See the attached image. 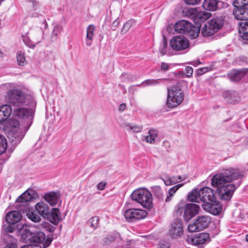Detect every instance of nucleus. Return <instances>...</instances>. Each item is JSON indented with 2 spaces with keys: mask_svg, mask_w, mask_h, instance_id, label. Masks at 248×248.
Returning a JSON list of instances; mask_svg holds the SVG:
<instances>
[{
  "mask_svg": "<svg viewBox=\"0 0 248 248\" xmlns=\"http://www.w3.org/2000/svg\"><path fill=\"white\" fill-rule=\"evenodd\" d=\"M37 196V193L32 189H28L16 200L17 202L24 203L30 202Z\"/></svg>",
  "mask_w": 248,
  "mask_h": 248,
  "instance_id": "a211bd4d",
  "label": "nucleus"
},
{
  "mask_svg": "<svg viewBox=\"0 0 248 248\" xmlns=\"http://www.w3.org/2000/svg\"><path fill=\"white\" fill-rule=\"evenodd\" d=\"M208 71H209V68L207 67H202V68L198 69L197 70L196 72H197V75H202L203 74L207 72Z\"/></svg>",
  "mask_w": 248,
  "mask_h": 248,
  "instance_id": "49530a36",
  "label": "nucleus"
},
{
  "mask_svg": "<svg viewBox=\"0 0 248 248\" xmlns=\"http://www.w3.org/2000/svg\"><path fill=\"white\" fill-rule=\"evenodd\" d=\"M184 184H180L174 186L170 188L168 192V195L166 196V198L165 200V202H170L171 197L173 196L174 193L182 186H183Z\"/></svg>",
  "mask_w": 248,
  "mask_h": 248,
  "instance_id": "473e14b6",
  "label": "nucleus"
},
{
  "mask_svg": "<svg viewBox=\"0 0 248 248\" xmlns=\"http://www.w3.org/2000/svg\"><path fill=\"white\" fill-rule=\"evenodd\" d=\"M27 2L28 3L29 5L33 9H35L36 6L37 5L38 3L36 1V0H26Z\"/></svg>",
  "mask_w": 248,
  "mask_h": 248,
  "instance_id": "09e8293b",
  "label": "nucleus"
},
{
  "mask_svg": "<svg viewBox=\"0 0 248 248\" xmlns=\"http://www.w3.org/2000/svg\"><path fill=\"white\" fill-rule=\"evenodd\" d=\"M158 79H147L144 81L141 84V86L145 87L146 86H155L158 84Z\"/></svg>",
  "mask_w": 248,
  "mask_h": 248,
  "instance_id": "ea45409f",
  "label": "nucleus"
},
{
  "mask_svg": "<svg viewBox=\"0 0 248 248\" xmlns=\"http://www.w3.org/2000/svg\"><path fill=\"white\" fill-rule=\"evenodd\" d=\"M222 5V2L218 0H204L202 7L206 10L214 11L220 8Z\"/></svg>",
  "mask_w": 248,
  "mask_h": 248,
  "instance_id": "aec40b11",
  "label": "nucleus"
},
{
  "mask_svg": "<svg viewBox=\"0 0 248 248\" xmlns=\"http://www.w3.org/2000/svg\"><path fill=\"white\" fill-rule=\"evenodd\" d=\"M7 148V143L5 137L0 134V155L3 154Z\"/></svg>",
  "mask_w": 248,
  "mask_h": 248,
  "instance_id": "c9c22d12",
  "label": "nucleus"
},
{
  "mask_svg": "<svg viewBox=\"0 0 248 248\" xmlns=\"http://www.w3.org/2000/svg\"><path fill=\"white\" fill-rule=\"evenodd\" d=\"M21 238L23 241L30 245H35L37 244H42L43 248H46L51 243L53 235H48L46 239L45 233L41 231L33 232L27 226H23L21 231Z\"/></svg>",
  "mask_w": 248,
  "mask_h": 248,
  "instance_id": "7ed1b4c3",
  "label": "nucleus"
},
{
  "mask_svg": "<svg viewBox=\"0 0 248 248\" xmlns=\"http://www.w3.org/2000/svg\"><path fill=\"white\" fill-rule=\"evenodd\" d=\"M125 108H126L125 104L124 103H123V104H121L119 106V109L120 111H124L125 109Z\"/></svg>",
  "mask_w": 248,
  "mask_h": 248,
  "instance_id": "052dcab7",
  "label": "nucleus"
},
{
  "mask_svg": "<svg viewBox=\"0 0 248 248\" xmlns=\"http://www.w3.org/2000/svg\"><path fill=\"white\" fill-rule=\"evenodd\" d=\"M35 210L37 213L46 218L50 210L49 206L43 202H39L35 205Z\"/></svg>",
  "mask_w": 248,
  "mask_h": 248,
  "instance_id": "393cba45",
  "label": "nucleus"
},
{
  "mask_svg": "<svg viewBox=\"0 0 248 248\" xmlns=\"http://www.w3.org/2000/svg\"><path fill=\"white\" fill-rule=\"evenodd\" d=\"M152 192L154 196L159 201H163L164 195L162 190L159 186H154L152 188Z\"/></svg>",
  "mask_w": 248,
  "mask_h": 248,
  "instance_id": "7c9ffc66",
  "label": "nucleus"
},
{
  "mask_svg": "<svg viewBox=\"0 0 248 248\" xmlns=\"http://www.w3.org/2000/svg\"><path fill=\"white\" fill-rule=\"evenodd\" d=\"M157 248H170V244L168 242L163 241L159 244Z\"/></svg>",
  "mask_w": 248,
  "mask_h": 248,
  "instance_id": "8fccbe9b",
  "label": "nucleus"
},
{
  "mask_svg": "<svg viewBox=\"0 0 248 248\" xmlns=\"http://www.w3.org/2000/svg\"><path fill=\"white\" fill-rule=\"evenodd\" d=\"M186 242L195 246H199L206 243L210 241V235L208 233H200L194 236L188 235Z\"/></svg>",
  "mask_w": 248,
  "mask_h": 248,
  "instance_id": "2eb2a0df",
  "label": "nucleus"
},
{
  "mask_svg": "<svg viewBox=\"0 0 248 248\" xmlns=\"http://www.w3.org/2000/svg\"><path fill=\"white\" fill-rule=\"evenodd\" d=\"M132 199L140 203L144 208L150 209L153 206L152 195L145 189H137L131 194Z\"/></svg>",
  "mask_w": 248,
  "mask_h": 248,
  "instance_id": "423d86ee",
  "label": "nucleus"
},
{
  "mask_svg": "<svg viewBox=\"0 0 248 248\" xmlns=\"http://www.w3.org/2000/svg\"><path fill=\"white\" fill-rule=\"evenodd\" d=\"M3 125L11 143L14 146L19 144L25 135V133L20 128L19 121L11 118L6 120Z\"/></svg>",
  "mask_w": 248,
  "mask_h": 248,
  "instance_id": "20e7f679",
  "label": "nucleus"
},
{
  "mask_svg": "<svg viewBox=\"0 0 248 248\" xmlns=\"http://www.w3.org/2000/svg\"><path fill=\"white\" fill-rule=\"evenodd\" d=\"M210 222L211 219L209 216H199L194 223L188 226V231L191 232L202 231L207 227Z\"/></svg>",
  "mask_w": 248,
  "mask_h": 248,
  "instance_id": "9d476101",
  "label": "nucleus"
},
{
  "mask_svg": "<svg viewBox=\"0 0 248 248\" xmlns=\"http://www.w3.org/2000/svg\"><path fill=\"white\" fill-rule=\"evenodd\" d=\"M184 72L186 75V77L189 78L193 75V69L192 67L188 66L185 68Z\"/></svg>",
  "mask_w": 248,
  "mask_h": 248,
  "instance_id": "a18cd8bd",
  "label": "nucleus"
},
{
  "mask_svg": "<svg viewBox=\"0 0 248 248\" xmlns=\"http://www.w3.org/2000/svg\"><path fill=\"white\" fill-rule=\"evenodd\" d=\"M223 96L230 104H235L239 101L238 93L235 91H225L223 93Z\"/></svg>",
  "mask_w": 248,
  "mask_h": 248,
  "instance_id": "b1692460",
  "label": "nucleus"
},
{
  "mask_svg": "<svg viewBox=\"0 0 248 248\" xmlns=\"http://www.w3.org/2000/svg\"><path fill=\"white\" fill-rule=\"evenodd\" d=\"M199 206L195 203H187L185 208L183 218L186 222H188L192 217L198 214Z\"/></svg>",
  "mask_w": 248,
  "mask_h": 248,
  "instance_id": "dca6fc26",
  "label": "nucleus"
},
{
  "mask_svg": "<svg viewBox=\"0 0 248 248\" xmlns=\"http://www.w3.org/2000/svg\"><path fill=\"white\" fill-rule=\"evenodd\" d=\"M187 199L190 202H199L200 200L199 196V191L196 189H193L188 195Z\"/></svg>",
  "mask_w": 248,
  "mask_h": 248,
  "instance_id": "f704fd0d",
  "label": "nucleus"
},
{
  "mask_svg": "<svg viewBox=\"0 0 248 248\" xmlns=\"http://www.w3.org/2000/svg\"><path fill=\"white\" fill-rule=\"evenodd\" d=\"M124 215L128 221L133 222L145 218L147 213L143 210L131 208L125 211Z\"/></svg>",
  "mask_w": 248,
  "mask_h": 248,
  "instance_id": "4468645a",
  "label": "nucleus"
},
{
  "mask_svg": "<svg viewBox=\"0 0 248 248\" xmlns=\"http://www.w3.org/2000/svg\"><path fill=\"white\" fill-rule=\"evenodd\" d=\"M247 72L248 70L246 68L240 70H233L228 74V77L232 81H237L244 77Z\"/></svg>",
  "mask_w": 248,
  "mask_h": 248,
  "instance_id": "4be33fe9",
  "label": "nucleus"
},
{
  "mask_svg": "<svg viewBox=\"0 0 248 248\" xmlns=\"http://www.w3.org/2000/svg\"><path fill=\"white\" fill-rule=\"evenodd\" d=\"M107 183L105 182H101L98 183L97 185V188L98 190H102L105 188Z\"/></svg>",
  "mask_w": 248,
  "mask_h": 248,
  "instance_id": "603ef678",
  "label": "nucleus"
},
{
  "mask_svg": "<svg viewBox=\"0 0 248 248\" xmlns=\"http://www.w3.org/2000/svg\"><path fill=\"white\" fill-rule=\"evenodd\" d=\"M148 134V135L145 137V141L148 143H153L158 136V131L156 129H150Z\"/></svg>",
  "mask_w": 248,
  "mask_h": 248,
  "instance_id": "2f4dec72",
  "label": "nucleus"
},
{
  "mask_svg": "<svg viewBox=\"0 0 248 248\" xmlns=\"http://www.w3.org/2000/svg\"><path fill=\"white\" fill-rule=\"evenodd\" d=\"M13 114L15 116L19 118L26 120L27 126L25 132H26L31 125L33 119V111H30L28 109L19 107L13 109Z\"/></svg>",
  "mask_w": 248,
  "mask_h": 248,
  "instance_id": "ddd939ff",
  "label": "nucleus"
},
{
  "mask_svg": "<svg viewBox=\"0 0 248 248\" xmlns=\"http://www.w3.org/2000/svg\"><path fill=\"white\" fill-rule=\"evenodd\" d=\"M233 4L235 8L233 11L235 18L248 21V0H235Z\"/></svg>",
  "mask_w": 248,
  "mask_h": 248,
  "instance_id": "6e6552de",
  "label": "nucleus"
},
{
  "mask_svg": "<svg viewBox=\"0 0 248 248\" xmlns=\"http://www.w3.org/2000/svg\"><path fill=\"white\" fill-rule=\"evenodd\" d=\"M200 201L203 203V209L214 215H219L222 211L221 203L217 201L214 191L208 187H204L199 190Z\"/></svg>",
  "mask_w": 248,
  "mask_h": 248,
  "instance_id": "f03ea898",
  "label": "nucleus"
},
{
  "mask_svg": "<svg viewBox=\"0 0 248 248\" xmlns=\"http://www.w3.org/2000/svg\"><path fill=\"white\" fill-rule=\"evenodd\" d=\"M177 178V182H178V181H181V180H182V176H178L177 177V178Z\"/></svg>",
  "mask_w": 248,
  "mask_h": 248,
  "instance_id": "0e129e2a",
  "label": "nucleus"
},
{
  "mask_svg": "<svg viewBox=\"0 0 248 248\" xmlns=\"http://www.w3.org/2000/svg\"><path fill=\"white\" fill-rule=\"evenodd\" d=\"M243 176V172L237 168L227 169L214 175L211 184L217 188L220 199L228 201L240 185Z\"/></svg>",
  "mask_w": 248,
  "mask_h": 248,
  "instance_id": "f257e3e1",
  "label": "nucleus"
},
{
  "mask_svg": "<svg viewBox=\"0 0 248 248\" xmlns=\"http://www.w3.org/2000/svg\"><path fill=\"white\" fill-rule=\"evenodd\" d=\"M21 248H41V246H39L38 245H27L22 246Z\"/></svg>",
  "mask_w": 248,
  "mask_h": 248,
  "instance_id": "5fc2aeb1",
  "label": "nucleus"
},
{
  "mask_svg": "<svg viewBox=\"0 0 248 248\" xmlns=\"http://www.w3.org/2000/svg\"><path fill=\"white\" fill-rule=\"evenodd\" d=\"M4 248H16L15 244L13 243L7 244Z\"/></svg>",
  "mask_w": 248,
  "mask_h": 248,
  "instance_id": "680f3d73",
  "label": "nucleus"
},
{
  "mask_svg": "<svg viewBox=\"0 0 248 248\" xmlns=\"http://www.w3.org/2000/svg\"><path fill=\"white\" fill-rule=\"evenodd\" d=\"M13 225V224H9V225L5 229V230L7 232H12L15 230V228Z\"/></svg>",
  "mask_w": 248,
  "mask_h": 248,
  "instance_id": "864d4df0",
  "label": "nucleus"
},
{
  "mask_svg": "<svg viewBox=\"0 0 248 248\" xmlns=\"http://www.w3.org/2000/svg\"><path fill=\"white\" fill-rule=\"evenodd\" d=\"M212 26L207 22L202 29V34L203 36L209 37L217 32Z\"/></svg>",
  "mask_w": 248,
  "mask_h": 248,
  "instance_id": "c756f323",
  "label": "nucleus"
},
{
  "mask_svg": "<svg viewBox=\"0 0 248 248\" xmlns=\"http://www.w3.org/2000/svg\"><path fill=\"white\" fill-rule=\"evenodd\" d=\"M167 46V41L166 37L163 35L162 44L159 48V52L161 53L162 55H164L166 53V48Z\"/></svg>",
  "mask_w": 248,
  "mask_h": 248,
  "instance_id": "a19ab883",
  "label": "nucleus"
},
{
  "mask_svg": "<svg viewBox=\"0 0 248 248\" xmlns=\"http://www.w3.org/2000/svg\"><path fill=\"white\" fill-rule=\"evenodd\" d=\"M119 24V21L118 20H115L111 25V29L113 31L116 30L117 27H118V25Z\"/></svg>",
  "mask_w": 248,
  "mask_h": 248,
  "instance_id": "6e6d98bb",
  "label": "nucleus"
},
{
  "mask_svg": "<svg viewBox=\"0 0 248 248\" xmlns=\"http://www.w3.org/2000/svg\"><path fill=\"white\" fill-rule=\"evenodd\" d=\"M22 217V214L19 211H12L7 214L6 221L8 224H15L19 222Z\"/></svg>",
  "mask_w": 248,
  "mask_h": 248,
  "instance_id": "412c9836",
  "label": "nucleus"
},
{
  "mask_svg": "<svg viewBox=\"0 0 248 248\" xmlns=\"http://www.w3.org/2000/svg\"><path fill=\"white\" fill-rule=\"evenodd\" d=\"M46 219L54 225H57L62 220L60 210L57 208L51 209L48 214V217H46Z\"/></svg>",
  "mask_w": 248,
  "mask_h": 248,
  "instance_id": "6ab92c4d",
  "label": "nucleus"
},
{
  "mask_svg": "<svg viewBox=\"0 0 248 248\" xmlns=\"http://www.w3.org/2000/svg\"><path fill=\"white\" fill-rule=\"evenodd\" d=\"M183 223L181 221L177 219L171 225L169 230L170 235L173 238L180 237L183 233Z\"/></svg>",
  "mask_w": 248,
  "mask_h": 248,
  "instance_id": "f3484780",
  "label": "nucleus"
},
{
  "mask_svg": "<svg viewBox=\"0 0 248 248\" xmlns=\"http://www.w3.org/2000/svg\"><path fill=\"white\" fill-rule=\"evenodd\" d=\"M184 96V93L180 87L172 86L168 89L166 105L170 108L177 107L183 102Z\"/></svg>",
  "mask_w": 248,
  "mask_h": 248,
  "instance_id": "0eeeda50",
  "label": "nucleus"
},
{
  "mask_svg": "<svg viewBox=\"0 0 248 248\" xmlns=\"http://www.w3.org/2000/svg\"><path fill=\"white\" fill-rule=\"evenodd\" d=\"M25 44L29 47L33 48L35 46V45L30 40H28L26 38L23 39Z\"/></svg>",
  "mask_w": 248,
  "mask_h": 248,
  "instance_id": "de8ad7c7",
  "label": "nucleus"
},
{
  "mask_svg": "<svg viewBox=\"0 0 248 248\" xmlns=\"http://www.w3.org/2000/svg\"><path fill=\"white\" fill-rule=\"evenodd\" d=\"M246 240L248 242V234L246 236Z\"/></svg>",
  "mask_w": 248,
  "mask_h": 248,
  "instance_id": "338daca9",
  "label": "nucleus"
},
{
  "mask_svg": "<svg viewBox=\"0 0 248 248\" xmlns=\"http://www.w3.org/2000/svg\"><path fill=\"white\" fill-rule=\"evenodd\" d=\"M165 184L166 186L173 185L177 182V179L175 176L171 177H167L165 180H164Z\"/></svg>",
  "mask_w": 248,
  "mask_h": 248,
  "instance_id": "37998d69",
  "label": "nucleus"
},
{
  "mask_svg": "<svg viewBox=\"0 0 248 248\" xmlns=\"http://www.w3.org/2000/svg\"><path fill=\"white\" fill-rule=\"evenodd\" d=\"M223 22L224 19L222 17H216L212 18L207 22L210 26L215 29V31L217 32L223 26Z\"/></svg>",
  "mask_w": 248,
  "mask_h": 248,
  "instance_id": "bb28decb",
  "label": "nucleus"
},
{
  "mask_svg": "<svg viewBox=\"0 0 248 248\" xmlns=\"http://www.w3.org/2000/svg\"><path fill=\"white\" fill-rule=\"evenodd\" d=\"M7 103L12 107H19L23 105L25 102L24 93L18 90H9L5 95Z\"/></svg>",
  "mask_w": 248,
  "mask_h": 248,
  "instance_id": "1a4fd4ad",
  "label": "nucleus"
},
{
  "mask_svg": "<svg viewBox=\"0 0 248 248\" xmlns=\"http://www.w3.org/2000/svg\"><path fill=\"white\" fill-rule=\"evenodd\" d=\"M187 16L193 20L195 23L198 25L208 19L211 16L208 12L202 11L197 8L189 9L186 12Z\"/></svg>",
  "mask_w": 248,
  "mask_h": 248,
  "instance_id": "9b49d317",
  "label": "nucleus"
},
{
  "mask_svg": "<svg viewBox=\"0 0 248 248\" xmlns=\"http://www.w3.org/2000/svg\"><path fill=\"white\" fill-rule=\"evenodd\" d=\"M62 28L60 25H57L54 27L52 34L51 39L52 41H55L57 39V36L60 33Z\"/></svg>",
  "mask_w": 248,
  "mask_h": 248,
  "instance_id": "58836bf2",
  "label": "nucleus"
},
{
  "mask_svg": "<svg viewBox=\"0 0 248 248\" xmlns=\"http://www.w3.org/2000/svg\"><path fill=\"white\" fill-rule=\"evenodd\" d=\"M134 21L132 20H129L126 21L123 25L121 33L123 34L126 33L130 29Z\"/></svg>",
  "mask_w": 248,
  "mask_h": 248,
  "instance_id": "4c0bfd02",
  "label": "nucleus"
},
{
  "mask_svg": "<svg viewBox=\"0 0 248 248\" xmlns=\"http://www.w3.org/2000/svg\"><path fill=\"white\" fill-rule=\"evenodd\" d=\"M175 31L179 33L187 34L191 39L196 38L200 33V26H195L186 20L177 21L174 25Z\"/></svg>",
  "mask_w": 248,
  "mask_h": 248,
  "instance_id": "39448f33",
  "label": "nucleus"
},
{
  "mask_svg": "<svg viewBox=\"0 0 248 248\" xmlns=\"http://www.w3.org/2000/svg\"><path fill=\"white\" fill-rule=\"evenodd\" d=\"M7 119L6 117H4L3 113L0 112V124H3L4 123Z\"/></svg>",
  "mask_w": 248,
  "mask_h": 248,
  "instance_id": "13d9d810",
  "label": "nucleus"
},
{
  "mask_svg": "<svg viewBox=\"0 0 248 248\" xmlns=\"http://www.w3.org/2000/svg\"><path fill=\"white\" fill-rule=\"evenodd\" d=\"M40 227H43V224H41V225H40Z\"/></svg>",
  "mask_w": 248,
  "mask_h": 248,
  "instance_id": "774afa93",
  "label": "nucleus"
},
{
  "mask_svg": "<svg viewBox=\"0 0 248 248\" xmlns=\"http://www.w3.org/2000/svg\"><path fill=\"white\" fill-rule=\"evenodd\" d=\"M238 25L240 36L244 40H248V21H240Z\"/></svg>",
  "mask_w": 248,
  "mask_h": 248,
  "instance_id": "a878e982",
  "label": "nucleus"
},
{
  "mask_svg": "<svg viewBox=\"0 0 248 248\" xmlns=\"http://www.w3.org/2000/svg\"><path fill=\"white\" fill-rule=\"evenodd\" d=\"M44 225H45V226H44V227H45L46 225L48 226V230L50 232H53L54 231L55 228H54L53 226L50 225L49 223H46V222H44Z\"/></svg>",
  "mask_w": 248,
  "mask_h": 248,
  "instance_id": "bf43d9fd",
  "label": "nucleus"
},
{
  "mask_svg": "<svg viewBox=\"0 0 248 248\" xmlns=\"http://www.w3.org/2000/svg\"><path fill=\"white\" fill-rule=\"evenodd\" d=\"M170 45L171 48L175 51L184 50L189 46L188 40L183 35L173 36L170 40Z\"/></svg>",
  "mask_w": 248,
  "mask_h": 248,
  "instance_id": "f8f14e48",
  "label": "nucleus"
},
{
  "mask_svg": "<svg viewBox=\"0 0 248 248\" xmlns=\"http://www.w3.org/2000/svg\"><path fill=\"white\" fill-rule=\"evenodd\" d=\"M201 0H185V3L188 5H195L198 4Z\"/></svg>",
  "mask_w": 248,
  "mask_h": 248,
  "instance_id": "3c124183",
  "label": "nucleus"
},
{
  "mask_svg": "<svg viewBox=\"0 0 248 248\" xmlns=\"http://www.w3.org/2000/svg\"><path fill=\"white\" fill-rule=\"evenodd\" d=\"M60 198V193L54 191L46 193L44 196L45 201L51 206H54L58 203Z\"/></svg>",
  "mask_w": 248,
  "mask_h": 248,
  "instance_id": "5701e85b",
  "label": "nucleus"
},
{
  "mask_svg": "<svg viewBox=\"0 0 248 248\" xmlns=\"http://www.w3.org/2000/svg\"><path fill=\"white\" fill-rule=\"evenodd\" d=\"M16 59L18 64L20 66H24L27 63L24 54L21 51L17 52L16 54Z\"/></svg>",
  "mask_w": 248,
  "mask_h": 248,
  "instance_id": "e433bc0d",
  "label": "nucleus"
},
{
  "mask_svg": "<svg viewBox=\"0 0 248 248\" xmlns=\"http://www.w3.org/2000/svg\"><path fill=\"white\" fill-rule=\"evenodd\" d=\"M169 65L165 62H162L161 64V68L163 70L167 71L169 69Z\"/></svg>",
  "mask_w": 248,
  "mask_h": 248,
  "instance_id": "4d7b16f0",
  "label": "nucleus"
},
{
  "mask_svg": "<svg viewBox=\"0 0 248 248\" xmlns=\"http://www.w3.org/2000/svg\"><path fill=\"white\" fill-rule=\"evenodd\" d=\"M95 31V26L91 24L89 25L86 29V37L85 40L86 45L87 46H91L92 43L94 35V31Z\"/></svg>",
  "mask_w": 248,
  "mask_h": 248,
  "instance_id": "cd10ccee",
  "label": "nucleus"
},
{
  "mask_svg": "<svg viewBox=\"0 0 248 248\" xmlns=\"http://www.w3.org/2000/svg\"><path fill=\"white\" fill-rule=\"evenodd\" d=\"M12 107L8 104L0 107V112L3 113L4 117L7 119L12 112Z\"/></svg>",
  "mask_w": 248,
  "mask_h": 248,
  "instance_id": "72a5a7b5",
  "label": "nucleus"
},
{
  "mask_svg": "<svg viewBox=\"0 0 248 248\" xmlns=\"http://www.w3.org/2000/svg\"><path fill=\"white\" fill-rule=\"evenodd\" d=\"M28 218L34 222H39L41 220L40 216L33 212H30L27 214Z\"/></svg>",
  "mask_w": 248,
  "mask_h": 248,
  "instance_id": "79ce46f5",
  "label": "nucleus"
},
{
  "mask_svg": "<svg viewBox=\"0 0 248 248\" xmlns=\"http://www.w3.org/2000/svg\"><path fill=\"white\" fill-rule=\"evenodd\" d=\"M39 35H40V36H41V35H42V31H39ZM41 39H42V36H41V37H40V39H39V40H37V41H36V44H38L39 43H40V41H41Z\"/></svg>",
  "mask_w": 248,
  "mask_h": 248,
  "instance_id": "e2e57ef3",
  "label": "nucleus"
},
{
  "mask_svg": "<svg viewBox=\"0 0 248 248\" xmlns=\"http://www.w3.org/2000/svg\"><path fill=\"white\" fill-rule=\"evenodd\" d=\"M3 53L1 50L0 49V57H2Z\"/></svg>",
  "mask_w": 248,
  "mask_h": 248,
  "instance_id": "69168bd1",
  "label": "nucleus"
},
{
  "mask_svg": "<svg viewBox=\"0 0 248 248\" xmlns=\"http://www.w3.org/2000/svg\"><path fill=\"white\" fill-rule=\"evenodd\" d=\"M123 127L127 131L132 132H140L142 129V125L131 123H124L123 124Z\"/></svg>",
  "mask_w": 248,
  "mask_h": 248,
  "instance_id": "c85d7f7f",
  "label": "nucleus"
},
{
  "mask_svg": "<svg viewBox=\"0 0 248 248\" xmlns=\"http://www.w3.org/2000/svg\"><path fill=\"white\" fill-rule=\"evenodd\" d=\"M98 220L99 218L97 217H92L90 221L91 227L94 229L96 228L98 225Z\"/></svg>",
  "mask_w": 248,
  "mask_h": 248,
  "instance_id": "c03bdc74",
  "label": "nucleus"
}]
</instances>
